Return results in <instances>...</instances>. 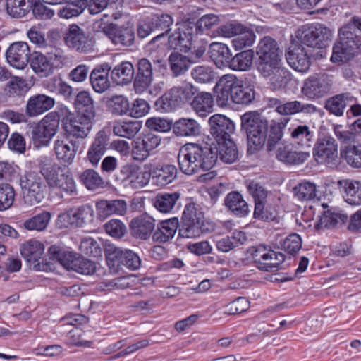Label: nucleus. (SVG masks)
<instances>
[{
    "label": "nucleus",
    "instance_id": "44",
    "mask_svg": "<svg viewBox=\"0 0 361 361\" xmlns=\"http://www.w3.org/2000/svg\"><path fill=\"white\" fill-rule=\"evenodd\" d=\"M79 181L89 190L94 191L105 187V182L98 172L92 169L78 173Z\"/></svg>",
    "mask_w": 361,
    "mask_h": 361
},
{
    "label": "nucleus",
    "instance_id": "24",
    "mask_svg": "<svg viewBox=\"0 0 361 361\" xmlns=\"http://www.w3.org/2000/svg\"><path fill=\"white\" fill-rule=\"evenodd\" d=\"M111 66L108 63L98 64L92 69L90 74V82L97 93L102 94L111 87V82L109 78L111 74Z\"/></svg>",
    "mask_w": 361,
    "mask_h": 361
},
{
    "label": "nucleus",
    "instance_id": "21",
    "mask_svg": "<svg viewBox=\"0 0 361 361\" xmlns=\"http://www.w3.org/2000/svg\"><path fill=\"white\" fill-rule=\"evenodd\" d=\"M288 63L298 72H306L310 66V58L300 44H293L286 54Z\"/></svg>",
    "mask_w": 361,
    "mask_h": 361
},
{
    "label": "nucleus",
    "instance_id": "60",
    "mask_svg": "<svg viewBox=\"0 0 361 361\" xmlns=\"http://www.w3.org/2000/svg\"><path fill=\"white\" fill-rule=\"evenodd\" d=\"M276 217L274 207L267 203V200L255 204L253 218L261 221H271Z\"/></svg>",
    "mask_w": 361,
    "mask_h": 361
},
{
    "label": "nucleus",
    "instance_id": "64",
    "mask_svg": "<svg viewBox=\"0 0 361 361\" xmlns=\"http://www.w3.org/2000/svg\"><path fill=\"white\" fill-rule=\"evenodd\" d=\"M191 76L199 83H209L215 79V73L209 66H197L192 69Z\"/></svg>",
    "mask_w": 361,
    "mask_h": 361
},
{
    "label": "nucleus",
    "instance_id": "25",
    "mask_svg": "<svg viewBox=\"0 0 361 361\" xmlns=\"http://www.w3.org/2000/svg\"><path fill=\"white\" fill-rule=\"evenodd\" d=\"M155 219L147 214H142L131 220L130 228L132 235L141 240H147L153 234Z\"/></svg>",
    "mask_w": 361,
    "mask_h": 361
},
{
    "label": "nucleus",
    "instance_id": "34",
    "mask_svg": "<svg viewBox=\"0 0 361 361\" xmlns=\"http://www.w3.org/2000/svg\"><path fill=\"white\" fill-rule=\"evenodd\" d=\"M49 262H59L67 269H73L75 259H77L76 254L71 251L65 250L58 245H51L47 251Z\"/></svg>",
    "mask_w": 361,
    "mask_h": 361
},
{
    "label": "nucleus",
    "instance_id": "23",
    "mask_svg": "<svg viewBox=\"0 0 361 361\" xmlns=\"http://www.w3.org/2000/svg\"><path fill=\"white\" fill-rule=\"evenodd\" d=\"M55 103L54 97L45 94H34L27 99L25 106L26 115L30 118L41 116L51 109Z\"/></svg>",
    "mask_w": 361,
    "mask_h": 361
},
{
    "label": "nucleus",
    "instance_id": "11",
    "mask_svg": "<svg viewBox=\"0 0 361 361\" xmlns=\"http://www.w3.org/2000/svg\"><path fill=\"white\" fill-rule=\"evenodd\" d=\"M64 42L69 48L81 53L90 52L95 44L92 34L76 24L69 25L64 36Z\"/></svg>",
    "mask_w": 361,
    "mask_h": 361
},
{
    "label": "nucleus",
    "instance_id": "1",
    "mask_svg": "<svg viewBox=\"0 0 361 361\" xmlns=\"http://www.w3.org/2000/svg\"><path fill=\"white\" fill-rule=\"evenodd\" d=\"M241 131L247 136L249 149L258 150L267 141L268 151H272L283 137V130L290 121L283 118L280 122L268 121L256 111L245 113L240 117Z\"/></svg>",
    "mask_w": 361,
    "mask_h": 361
},
{
    "label": "nucleus",
    "instance_id": "8",
    "mask_svg": "<svg viewBox=\"0 0 361 361\" xmlns=\"http://www.w3.org/2000/svg\"><path fill=\"white\" fill-rule=\"evenodd\" d=\"M312 153L318 164H325L329 168L334 169L340 163L338 145L330 135H324L317 138Z\"/></svg>",
    "mask_w": 361,
    "mask_h": 361
},
{
    "label": "nucleus",
    "instance_id": "13",
    "mask_svg": "<svg viewBox=\"0 0 361 361\" xmlns=\"http://www.w3.org/2000/svg\"><path fill=\"white\" fill-rule=\"evenodd\" d=\"M267 105L270 108H275L277 113L283 116L293 115L299 113L313 114L319 111L318 108L312 104L303 103L297 100L284 102L281 99L274 97H268L267 99Z\"/></svg>",
    "mask_w": 361,
    "mask_h": 361
},
{
    "label": "nucleus",
    "instance_id": "36",
    "mask_svg": "<svg viewBox=\"0 0 361 361\" xmlns=\"http://www.w3.org/2000/svg\"><path fill=\"white\" fill-rule=\"evenodd\" d=\"M177 176V169L174 165L165 164L151 169V177L154 185L162 187L171 183Z\"/></svg>",
    "mask_w": 361,
    "mask_h": 361
},
{
    "label": "nucleus",
    "instance_id": "39",
    "mask_svg": "<svg viewBox=\"0 0 361 361\" xmlns=\"http://www.w3.org/2000/svg\"><path fill=\"white\" fill-rule=\"evenodd\" d=\"M190 105L197 115L204 117L213 111V97L209 92H197L190 102Z\"/></svg>",
    "mask_w": 361,
    "mask_h": 361
},
{
    "label": "nucleus",
    "instance_id": "53",
    "mask_svg": "<svg viewBox=\"0 0 361 361\" xmlns=\"http://www.w3.org/2000/svg\"><path fill=\"white\" fill-rule=\"evenodd\" d=\"M32 0H6L7 13L14 18L25 16L30 11Z\"/></svg>",
    "mask_w": 361,
    "mask_h": 361
},
{
    "label": "nucleus",
    "instance_id": "30",
    "mask_svg": "<svg viewBox=\"0 0 361 361\" xmlns=\"http://www.w3.org/2000/svg\"><path fill=\"white\" fill-rule=\"evenodd\" d=\"M224 206L232 215L243 218L250 212L248 203L238 191L228 192L224 198Z\"/></svg>",
    "mask_w": 361,
    "mask_h": 361
},
{
    "label": "nucleus",
    "instance_id": "45",
    "mask_svg": "<svg viewBox=\"0 0 361 361\" xmlns=\"http://www.w3.org/2000/svg\"><path fill=\"white\" fill-rule=\"evenodd\" d=\"M168 60L170 69L175 77L183 75L192 65L188 56L183 55L179 51L172 52Z\"/></svg>",
    "mask_w": 361,
    "mask_h": 361
},
{
    "label": "nucleus",
    "instance_id": "49",
    "mask_svg": "<svg viewBox=\"0 0 361 361\" xmlns=\"http://www.w3.org/2000/svg\"><path fill=\"white\" fill-rule=\"evenodd\" d=\"M170 91L178 106H180L193 99L197 92V88L191 83H184L180 86L172 87Z\"/></svg>",
    "mask_w": 361,
    "mask_h": 361
},
{
    "label": "nucleus",
    "instance_id": "54",
    "mask_svg": "<svg viewBox=\"0 0 361 361\" xmlns=\"http://www.w3.org/2000/svg\"><path fill=\"white\" fill-rule=\"evenodd\" d=\"M142 124L140 121H128L116 123L113 126L114 135L130 139L140 130Z\"/></svg>",
    "mask_w": 361,
    "mask_h": 361
},
{
    "label": "nucleus",
    "instance_id": "28",
    "mask_svg": "<svg viewBox=\"0 0 361 361\" xmlns=\"http://www.w3.org/2000/svg\"><path fill=\"white\" fill-rule=\"evenodd\" d=\"M80 148V142L77 139L70 140H57L54 142V152L56 158L64 164H71Z\"/></svg>",
    "mask_w": 361,
    "mask_h": 361
},
{
    "label": "nucleus",
    "instance_id": "56",
    "mask_svg": "<svg viewBox=\"0 0 361 361\" xmlns=\"http://www.w3.org/2000/svg\"><path fill=\"white\" fill-rule=\"evenodd\" d=\"M341 154L349 166L361 168V143L346 145Z\"/></svg>",
    "mask_w": 361,
    "mask_h": 361
},
{
    "label": "nucleus",
    "instance_id": "51",
    "mask_svg": "<svg viewBox=\"0 0 361 361\" xmlns=\"http://www.w3.org/2000/svg\"><path fill=\"white\" fill-rule=\"evenodd\" d=\"M253 61V51L247 49L236 54L230 59L228 67L234 71H245L250 68Z\"/></svg>",
    "mask_w": 361,
    "mask_h": 361
},
{
    "label": "nucleus",
    "instance_id": "7",
    "mask_svg": "<svg viewBox=\"0 0 361 361\" xmlns=\"http://www.w3.org/2000/svg\"><path fill=\"white\" fill-rule=\"evenodd\" d=\"M331 36V30L320 23L304 25L296 32L301 44L318 49L326 47Z\"/></svg>",
    "mask_w": 361,
    "mask_h": 361
},
{
    "label": "nucleus",
    "instance_id": "59",
    "mask_svg": "<svg viewBox=\"0 0 361 361\" xmlns=\"http://www.w3.org/2000/svg\"><path fill=\"white\" fill-rule=\"evenodd\" d=\"M62 114L59 111H51L47 114L41 121L39 124L45 130L51 138L56 133L59 122H61Z\"/></svg>",
    "mask_w": 361,
    "mask_h": 361
},
{
    "label": "nucleus",
    "instance_id": "27",
    "mask_svg": "<svg viewBox=\"0 0 361 361\" xmlns=\"http://www.w3.org/2000/svg\"><path fill=\"white\" fill-rule=\"evenodd\" d=\"M355 102V97L350 92H345L332 96L324 102V108L337 117L343 116L345 109Z\"/></svg>",
    "mask_w": 361,
    "mask_h": 361
},
{
    "label": "nucleus",
    "instance_id": "3",
    "mask_svg": "<svg viewBox=\"0 0 361 361\" xmlns=\"http://www.w3.org/2000/svg\"><path fill=\"white\" fill-rule=\"evenodd\" d=\"M219 150L214 143H187L179 150L178 161L186 175L212 169L217 162Z\"/></svg>",
    "mask_w": 361,
    "mask_h": 361
},
{
    "label": "nucleus",
    "instance_id": "2",
    "mask_svg": "<svg viewBox=\"0 0 361 361\" xmlns=\"http://www.w3.org/2000/svg\"><path fill=\"white\" fill-rule=\"evenodd\" d=\"M73 104L75 115L65 106L61 108V127L67 134L76 138H85L96 117L94 102L88 92L80 91L76 94Z\"/></svg>",
    "mask_w": 361,
    "mask_h": 361
},
{
    "label": "nucleus",
    "instance_id": "42",
    "mask_svg": "<svg viewBox=\"0 0 361 361\" xmlns=\"http://www.w3.org/2000/svg\"><path fill=\"white\" fill-rule=\"evenodd\" d=\"M209 54L217 66L228 67L232 54L226 44L219 42L212 43L209 46Z\"/></svg>",
    "mask_w": 361,
    "mask_h": 361
},
{
    "label": "nucleus",
    "instance_id": "29",
    "mask_svg": "<svg viewBox=\"0 0 361 361\" xmlns=\"http://www.w3.org/2000/svg\"><path fill=\"white\" fill-rule=\"evenodd\" d=\"M109 144V137L104 130L99 131L87 153V159L92 166H97L104 155Z\"/></svg>",
    "mask_w": 361,
    "mask_h": 361
},
{
    "label": "nucleus",
    "instance_id": "31",
    "mask_svg": "<svg viewBox=\"0 0 361 361\" xmlns=\"http://www.w3.org/2000/svg\"><path fill=\"white\" fill-rule=\"evenodd\" d=\"M292 141L304 147H310L315 140L314 127L307 124L293 126L289 128Z\"/></svg>",
    "mask_w": 361,
    "mask_h": 361
},
{
    "label": "nucleus",
    "instance_id": "14",
    "mask_svg": "<svg viewBox=\"0 0 361 361\" xmlns=\"http://www.w3.org/2000/svg\"><path fill=\"white\" fill-rule=\"evenodd\" d=\"M209 133L216 143L232 140L231 135L235 132V124L222 114H214L209 118Z\"/></svg>",
    "mask_w": 361,
    "mask_h": 361
},
{
    "label": "nucleus",
    "instance_id": "63",
    "mask_svg": "<svg viewBox=\"0 0 361 361\" xmlns=\"http://www.w3.org/2000/svg\"><path fill=\"white\" fill-rule=\"evenodd\" d=\"M255 34L254 31L251 28L245 26V30L240 32V33L232 40V44L235 49L240 50L251 47L255 42Z\"/></svg>",
    "mask_w": 361,
    "mask_h": 361
},
{
    "label": "nucleus",
    "instance_id": "18",
    "mask_svg": "<svg viewBox=\"0 0 361 361\" xmlns=\"http://www.w3.org/2000/svg\"><path fill=\"white\" fill-rule=\"evenodd\" d=\"M102 31L115 45L130 47L134 44L135 35L132 27L109 23L102 28Z\"/></svg>",
    "mask_w": 361,
    "mask_h": 361
},
{
    "label": "nucleus",
    "instance_id": "57",
    "mask_svg": "<svg viewBox=\"0 0 361 361\" xmlns=\"http://www.w3.org/2000/svg\"><path fill=\"white\" fill-rule=\"evenodd\" d=\"M50 187L56 188L61 192H65L68 195L77 194L76 184L70 173H61L59 178Z\"/></svg>",
    "mask_w": 361,
    "mask_h": 361
},
{
    "label": "nucleus",
    "instance_id": "9",
    "mask_svg": "<svg viewBox=\"0 0 361 361\" xmlns=\"http://www.w3.org/2000/svg\"><path fill=\"white\" fill-rule=\"evenodd\" d=\"M105 256L110 268L118 269L123 266L130 270H136L141 265L140 257L128 249L109 245L105 249Z\"/></svg>",
    "mask_w": 361,
    "mask_h": 361
},
{
    "label": "nucleus",
    "instance_id": "6",
    "mask_svg": "<svg viewBox=\"0 0 361 361\" xmlns=\"http://www.w3.org/2000/svg\"><path fill=\"white\" fill-rule=\"evenodd\" d=\"M19 182L25 202L32 205L42 202L47 185L40 176L35 172H26L20 176Z\"/></svg>",
    "mask_w": 361,
    "mask_h": 361
},
{
    "label": "nucleus",
    "instance_id": "38",
    "mask_svg": "<svg viewBox=\"0 0 361 361\" xmlns=\"http://www.w3.org/2000/svg\"><path fill=\"white\" fill-rule=\"evenodd\" d=\"M232 102L238 104H249L255 99V90L250 86L243 85V81L233 75Z\"/></svg>",
    "mask_w": 361,
    "mask_h": 361
},
{
    "label": "nucleus",
    "instance_id": "15",
    "mask_svg": "<svg viewBox=\"0 0 361 361\" xmlns=\"http://www.w3.org/2000/svg\"><path fill=\"white\" fill-rule=\"evenodd\" d=\"M161 141V138L152 133L139 135L133 142L132 157L136 161H145L160 145Z\"/></svg>",
    "mask_w": 361,
    "mask_h": 361
},
{
    "label": "nucleus",
    "instance_id": "33",
    "mask_svg": "<svg viewBox=\"0 0 361 361\" xmlns=\"http://www.w3.org/2000/svg\"><path fill=\"white\" fill-rule=\"evenodd\" d=\"M233 80L232 75H225L214 88L216 103L219 106H226L229 105L230 101L232 102L233 85L235 82Z\"/></svg>",
    "mask_w": 361,
    "mask_h": 361
},
{
    "label": "nucleus",
    "instance_id": "12",
    "mask_svg": "<svg viewBox=\"0 0 361 361\" xmlns=\"http://www.w3.org/2000/svg\"><path fill=\"white\" fill-rule=\"evenodd\" d=\"M93 220L94 210L87 204L71 209L58 216V221L61 223V226L66 228L83 227L91 224Z\"/></svg>",
    "mask_w": 361,
    "mask_h": 361
},
{
    "label": "nucleus",
    "instance_id": "35",
    "mask_svg": "<svg viewBox=\"0 0 361 361\" xmlns=\"http://www.w3.org/2000/svg\"><path fill=\"white\" fill-rule=\"evenodd\" d=\"M179 228L178 218L164 220L157 224V228L152 234V239L157 243H166L171 239Z\"/></svg>",
    "mask_w": 361,
    "mask_h": 361
},
{
    "label": "nucleus",
    "instance_id": "22",
    "mask_svg": "<svg viewBox=\"0 0 361 361\" xmlns=\"http://www.w3.org/2000/svg\"><path fill=\"white\" fill-rule=\"evenodd\" d=\"M331 84L324 78L309 77L302 87V93L308 99H316L324 97L331 90Z\"/></svg>",
    "mask_w": 361,
    "mask_h": 361
},
{
    "label": "nucleus",
    "instance_id": "4",
    "mask_svg": "<svg viewBox=\"0 0 361 361\" xmlns=\"http://www.w3.org/2000/svg\"><path fill=\"white\" fill-rule=\"evenodd\" d=\"M214 223L204 218L195 203L187 204L184 208L178 234L183 238H197L214 231Z\"/></svg>",
    "mask_w": 361,
    "mask_h": 361
},
{
    "label": "nucleus",
    "instance_id": "40",
    "mask_svg": "<svg viewBox=\"0 0 361 361\" xmlns=\"http://www.w3.org/2000/svg\"><path fill=\"white\" fill-rule=\"evenodd\" d=\"M338 185L344 189L345 200L351 205L361 204V182L357 180H341Z\"/></svg>",
    "mask_w": 361,
    "mask_h": 361
},
{
    "label": "nucleus",
    "instance_id": "62",
    "mask_svg": "<svg viewBox=\"0 0 361 361\" xmlns=\"http://www.w3.org/2000/svg\"><path fill=\"white\" fill-rule=\"evenodd\" d=\"M16 192L8 183L0 184V212L10 209L14 202Z\"/></svg>",
    "mask_w": 361,
    "mask_h": 361
},
{
    "label": "nucleus",
    "instance_id": "61",
    "mask_svg": "<svg viewBox=\"0 0 361 361\" xmlns=\"http://www.w3.org/2000/svg\"><path fill=\"white\" fill-rule=\"evenodd\" d=\"M27 135L31 138L34 146L37 148L48 145L51 140L39 123L31 126L27 131Z\"/></svg>",
    "mask_w": 361,
    "mask_h": 361
},
{
    "label": "nucleus",
    "instance_id": "10",
    "mask_svg": "<svg viewBox=\"0 0 361 361\" xmlns=\"http://www.w3.org/2000/svg\"><path fill=\"white\" fill-rule=\"evenodd\" d=\"M44 247L37 240H29L22 245L20 253L30 266L36 271H47L53 269V263L42 258Z\"/></svg>",
    "mask_w": 361,
    "mask_h": 361
},
{
    "label": "nucleus",
    "instance_id": "5",
    "mask_svg": "<svg viewBox=\"0 0 361 361\" xmlns=\"http://www.w3.org/2000/svg\"><path fill=\"white\" fill-rule=\"evenodd\" d=\"M361 53V35L349 23L339 29L338 39L333 47L331 61L347 62Z\"/></svg>",
    "mask_w": 361,
    "mask_h": 361
},
{
    "label": "nucleus",
    "instance_id": "32",
    "mask_svg": "<svg viewBox=\"0 0 361 361\" xmlns=\"http://www.w3.org/2000/svg\"><path fill=\"white\" fill-rule=\"evenodd\" d=\"M111 79L119 86H125L133 82L134 66L130 61H124L111 68Z\"/></svg>",
    "mask_w": 361,
    "mask_h": 361
},
{
    "label": "nucleus",
    "instance_id": "16",
    "mask_svg": "<svg viewBox=\"0 0 361 361\" xmlns=\"http://www.w3.org/2000/svg\"><path fill=\"white\" fill-rule=\"evenodd\" d=\"M133 88L136 93L142 94L154 80V70L150 61L146 58L139 59L134 66Z\"/></svg>",
    "mask_w": 361,
    "mask_h": 361
},
{
    "label": "nucleus",
    "instance_id": "55",
    "mask_svg": "<svg viewBox=\"0 0 361 361\" xmlns=\"http://www.w3.org/2000/svg\"><path fill=\"white\" fill-rule=\"evenodd\" d=\"M217 145L219 157L223 162L232 164L238 159V151L233 140L222 143H217Z\"/></svg>",
    "mask_w": 361,
    "mask_h": 361
},
{
    "label": "nucleus",
    "instance_id": "41",
    "mask_svg": "<svg viewBox=\"0 0 361 361\" xmlns=\"http://www.w3.org/2000/svg\"><path fill=\"white\" fill-rule=\"evenodd\" d=\"M173 132L176 136H197L200 133V126L192 118H182L174 122Z\"/></svg>",
    "mask_w": 361,
    "mask_h": 361
},
{
    "label": "nucleus",
    "instance_id": "46",
    "mask_svg": "<svg viewBox=\"0 0 361 361\" xmlns=\"http://www.w3.org/2000/svg\"><path fill=\"white\" fill-rule=\"evenodd\" d=\"M180 196L178 192L158 193L154 199L153 205L158 211L168 213L173 208Z\"/></svg>",
    "mask_w": 361,
    "mask_h": 361
},
{
    "label": "nucleus",
    "instance_id": "47",
    "mask_svg": "<svg viewBox=\"0 0 361 361\" xmlns=\"http://www.w3.org/2000/svg\"><path fill=\"white\" fill-rule=\"evenodd\" d=\"M30 61L33 71L41 77H47L53 72V63L42 53L35 52Z\"/></svg>",
    "mask_w": 361,
    "mask_h": 361
},
{
    "label": "nucleus",
    "instance_id": "50",
    "mask_svg": "<svg viewBox=\"0 0 361 361\" xmlns=\"http://www.w3.org/2000/svg\"><path fill=\"white\" fill-rule=\"evenodd\" d=\"M148 17L155 32L164 33V36L169 33L171 30V27L173 24V18L170 14L165 13H152Z\"/></svg>",
    "mask_w": 361,
    "mask_h": 361
},
{
    "label": "nucleus",
    "instance_id": "20",
    "mask_svg": "<svg viewBox=\"0 0 361 361\" xmlns=\"http://www.w3.org/2000/svg\"><path fill=\"white\" fill-rule=\"evenodd\" d=\"M151 166L149 170L142 171L135 164H126L120 170L122 180H128L134 188L145 186L151 178Z\"/></svg>",
    "mask_w": 361,
    "mask_h": 361
},
{
    "label": "nucleus",
    "instance_id": "52",
    "mask_svg": "<svg viewBox=\"0 0 361 361\" xmlns=\"http://www.w3.org/2000/svg\"><path fill=\"white\" fill-rule=\"evenodd\" d=\"M109 111L114 116H129L130 102L123 95H114L107 101Z\"/></svg>",
    "mask_w": 361,
    "mask_h": 361
},
{
    "label": "nucleus",
    "instance_id": "19",
    "mask_svg": "<svg viewBox=\"0 0 361 361\" xmlns=\"http://www.w3.org/2000/svg\"><path fill=\"white\" fill-rule=\"evenodd\" d=\"M30 49L28 44L24 42L12 43L6 51L7 62L13 67L23 69L30 59Z\"/></svg>",
    "mask_w": 361,
    "mask_h": 361
},
{
    "label": "nucleus",
    "instance_id": "37",
    "mask_svg": "<svg viewBox=\"0 0 361 361\" xmlns=\"http://www.w3.org/2000/svg\"><path fill=\"white\" fill-rule=\"evenodd\" d=\"M276 159L286 165H299L303 164L310 157L308 152H298L288 146L278 148Z\"/></svg>",
    "mask_w": 361,
    "mask_h": 361
},
{
    "label": "nucleus",
    "instance_id": "58",
    "mask_svg": "<svg viewBox=\"0 0 361 361\" xmlns=\"http://www.w3.org/2000/svg\"><path fill=\"white\" fill-rule=\"evenodd\" d=\"M50 219V212L44 211L26 219L23 223V226L27 230L42 231L47 227Z\"/></svg>",
    "mask_w": 361,
    "mask_h": 361
},
{
    "label": "nucleus",
    "instance_id": "17",
    "mask_svg": "<svg viewBox=\"0 0 361 361\" xmlns=\"http://www.w3.org/2000/svg\"><path fill=\"white\" fill-rule=\"evenodd\" d=\"M195 26L189 23H183L174 32L169 35L168 49L181 52H188L191 49Z\"/></svg>",
    "mask_w": 361,
    "mask_h": 361
},
{
    "label": "nucleus",
    "instance_id": "43",
    "mask_svg": "<svg viewBox=\"0 0 361 361\" xmlns=\"http://www.w3.org/2000/svg\"><path fill=\"white\" fill-rule=\"evenodd\" d=\"M256 54L258 59H281L277 42L269 36L264 37L259 41Z\"/></svg>",
    "mask_w": 361,
    "mask_h": 361
},
{
    "label": "nucleus",
    "instance_id": "26",
    "mask_svg": "<svg viewBox=\"0 0 361 361\" xmlns=\"http://www.w3.org/2000/svg\"><path fill=\"white\" fill-rule=\"evenodd\" d=\"M348 219V214L339 208H328L324 211L319 221L315 224L314 228L317 230L337 228L345 224Z\"/></svg>",
    "mask_w": 361,
    "mask_h": 361
},
{
    "label": "nucleus",
    "instance_id": "48",
    "mask_svg": "<svg viewBox=\"0 0 361 361\" xmlns=\"http://www.w3.org/2000/svg\"><path fill=\"white\" fill-rule=\"evenodd\" d=\"M39 171L46 180L47 184L51 186L59 177V171L61 167L52 159L44 157L39 162Z\"/></svg>",
    "mask_w": 361,
    "mask_h": 361
}]
</instances>
